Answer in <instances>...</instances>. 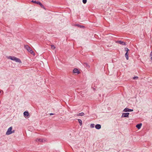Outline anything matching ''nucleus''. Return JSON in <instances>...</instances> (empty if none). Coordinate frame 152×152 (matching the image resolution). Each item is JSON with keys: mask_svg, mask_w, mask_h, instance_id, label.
<instances>
[{"mask_svg": "<svg viewBox=\"0 0 152 152\" xmlns=\"http://www.w3.org/2000/svg\"><path fill=\"white\" fill-rule=\"evenodd\" d=\"M8 58L16 62H19V63H21V61L18 58H17L14 56H9Z\"/></svg>", "mask_w": 152, "mask_h": 152, "instance_id": "1", "label": "nucleus"}, {"mask_svg": "<svg viewBox=\"0 0 152 152\" xmlns=\"http://www.w3.org/2000/svg\"><path fill=\"white\" fill-rule=\"evenodd\" d=\"M12 127H10L7 130V131L6 132V134L7 135H10L12 133H14L15 132V130H12Z\"/></svg>", "mask_w": 152, "mask_h": 152, "instance_id": "2", "label": "nucleus"}, {"mask_svg": "<svg viewBox=\"0 0 152 152\" xmlns=\"http://www.w3.org/2000/svg\"><path fill=\"white\" fill-rule=\"evenodd\" d=\"M24 47L28 52L32 54H33L34 52L33 50L28 46L27 45H25Z\"/></svg>", "mask_w": 152, "mask_h": 152, "instance_id": "3", "label": "nucleus"}, {"mask_svg": "<svg viewBox=\"0 0 152 152\" xmlns=\"http://www.w3.org/2000/svg\"><path fill=\"white\" fill-rule=\"evenodd\" d=\"M129 113H124L122 114L121 117H128Z\"/></svg>", "mask_w": 152, "mask_h": 152, "instance_id": "4", "label": "nucleus"}, {"mask_svg": "<svg viewBox=\"0 0 152 152\" xmlns=\"http://www.w3.org/2000/svg\"><path fill=\"white\" fill-rule=\"evenodd\" d=\"M132 111H133V110L129 109L126 108H125L123 110V111L124 112H131Z\"/></svg>", "mask_w": 152, "mask_h": 152, "instance_id": "5", "label": "nucleus"}, {"mask_svg": "<svg viewBox=\"0 0 152 152\" xmlns=\"http://www.w3.org/2000/svg\"><path fill=\"white\" fill-rule=\"evenodd\" d=\"M23 115L25 117H28L29 115V114L28 111H25L23 113Z\"/></svg>", "mask_w": 152, "mask_h": 152, "instance_id": "6", "label": "nucleus"}, {"mask_svg": "<svg viewBox=\"0 0 152 152\" xmlns=\"http://www.w3.org/2000/svg\"><path fill=\"white\" fill-rule=\"evenodd\" d=\"M73 72L74 73H77V74H78L80 73V72L76 68L74 69L73 70Z\"/></svg>", "mask_w": 152, "mask_h": 152, "instance_id": "7", "label": "nucleus"}, {"mask_svg": "<svg viewBox=\"0 0 152 152\" xmlns=\"http://www.w3.org/2000/svg\"><path fill=\"white\" fill-rule=\"evenodd\" d=\"M117 43H118L119 44H121L123 45H126V43L125 42L121 41H118L116 42Z\"/></svg>", "mask_w": 152, "mask_h": 152, "instance_id": "8", "label": "nucleus"}, {"mask_svg": "<svg viewBox=\"0 0 152 152\" xmlns=\"http://www.w3.org/2000/svg\"><path fill=\"white\" fill-rule=\"evenodd\" d=\"M95 128L97 129H100L101 128V126L99 124H97L95 126Z\"/></svg>", "mask_w": 152, "mask_h": 152, "instance_id": "9", "label": "nucleus"}, {"mask_svg": "<svg viewBox=\"0 0 152 152\" xmlns=\"http://www.w3.org/2000/svg\"><path fill=\"white\" fill-rule=\"evenodd\" d=\"M142 125V124L141 123H140V124H137L136 125V127L138 129H140Z\"/></svg>", "mask_w": 152, "mask_h": 152, "instance_id": "10", "label": "nucleus"}, {"mask_svg": "<svg viewBox=\"0 0 152 152\" xmlns=\"http://www.w3.org/2000/svg\"><path fill=\"white\" fill-rule=\"evenodd\" d=\"M45 141V140H44L43 139H37L36 140V141H38V142H43Z\"/></svg>", "mask_w": 152, "mask_h": 152, "instance_id": "11", "label": "nucleus"}, {"mask_svg": "<svg viewBox=\"0 0 152 152\" xmlns=\"http://www.w3.org/2000/svg\"><path fill=\"white\" fill-rule=\"evenodd\" d=\"M84 115V114L82 112L79 113L77 115V116H83Z\"/></svg>", "mask_w": 152, "mask_h": 152, "instance_id": "12", "label": "nucleus"}, {"mask_svg": "<svg viewBox=\"0 0 152 152\" xmlns=\"http://www.w3.org/2000/svg\"><path fill=\"white\" fill-rule=\"evenodd\" d=\"M38 3L40 5V6L42 8H43L45 10L46 9L45 8V7L40 2H39Z\"/></svg>", "mask_w": 152, "mask_h": 152, "instance_id": "13", "label": "nucleus"}, {"mask_svg": "<svg viewBox=\"0 0 152 152\" xmlns=\"http://www.w3.org/2000/svg\"><path fill=\"white\" fill-rule=\"evenodd\" d=\"M31 2H33L34 3H35L37 4H39L38 3L39 2H40L39 1H34V0H32L31 1Z\"/></svg>", "mask_w": 152, "mask_h": 152, "instance_id": "14", "label": "nucleus"}, {"mask_svg": "<svg viewBox=\"0 0 152 152\" xmlns=\"http://www.w3.org/2000/svg\"><path fill=\"white\" fill-rule=\"evenodd\" d=\"M75 26H78V27H80V28H84V26H80V25L79 24H76L75 25Z\"/></svg>", "mask_w": 152, "mask_h": 152, "instance_id": "15", "label": "nucleus"}, {"mask_svg": "<svg viewBox=\"0 0 152 152\" xmlns=\"http://www.w3.org/2000/svg\"><path fill=\"white\" fill-rule=\"evenodd\" d=\"M125 56L126 59L127 60H128V58H129V56H128V53H126L125 54Z\"/></svg>", "mask_w": 152, "mask_h": 152, "instance_id": "16", "label": "nucleus"}, {"mask_svg": "<svg viewBox=\"0 0 152 152\" xmlns=\"http://www.w3.org/2000/svg\"><path fill=\"white\" fill-rule=\"evenodd\" d=\"M78 121L79 123H80V126H81L82 124V120L80 119H78Z\"/></svg>", "mask_w": 152, "mask_h": 152, "instance_id": "17", "label": "nucleus"}, {"mask_svg": "<svg viewBox=\"0 0 152 152\" xmlns=\"http://www.w3.org/2000/svg\"><path fill=\"white\" fill-rule=\"evenodd\" d=\"M84 65L86 67H89V66L88 65V64L86 63H84Z\"/></svg>", "mask_w": 152, "mask_h": 152, "instance_id": "18", "label": "nucleus"}, {"mask_svg": "<svg viewBox=\"0 0 152 152\" xmlns=\"http://www.w3.org/2000/svg\"><path fill=\"white\" fill-rule=\"evenodd\" d=\"M51 48L52 49H54L56 48V47L53 45H51Z\"/></svg>", "mask_w": 152, "mask_h": 152, "instance_id": "19", "label": "nucleus"}, {"mask_svg": "<svg viewBox=\"0 0 152 152\" xmlns=\"http://www.w3.org/2000/svg\"><path fill=\"white\" fill-rule=\"evenodd\" d=\"M95 125L94 124H91L90 125V127L93 128L94 127Z\"/></svg>", "mask_w": 152, "mask_h": 152, "instance_id": "20", "label": "nucleus"}, {"mask_svg": "<svg viewBox=\"0 0 152 152\" xmlns=\"http://www.w3.org/2000/svg\"><path fill=\"white\" fill-rule=\"evenodd\" d=\"M125 51H126V53H128V51L129 50L127 48H125Z\"/></svg>", "mask_w": 152, "mask_h": 152, "instance_id": "21", "label": "nucleus"}, {"mask_svg": "<svg viewBox=\"0 0 152 152\" xmlns=\"http://www.w3.org/2000/svg\"><path fill=\"white\" fill-rule=\"evenodd\" d=\"M83 2L84 4H85L87 2V0H83Z\"/></svg>", "mask_w": 152, "mask_h": 152, "instance_id": "22", "label": "nucleus"}, {"mask_svg": "<svg viewBox=\"0 0 152 152\" xmlns=\"http://www.w3.org/2000/svg\"><path fill=\"white\" fill-rule=\"evenodd\" d=\"M138 78V77L137 76H134L133 77V78L134 79H137Z\"/></svg>", "mask_w": 152, "mask_h": 152, "instance_id": "23", "label": "nucleus"}, {"mask_svg": "<svg viewBox=\"0 0 152 152\" xmlns=\"http://www.w3.org/2000/svg\"><path fill=\"white\" fill-rule=\"evenodd\" d=\"M150 56H152V51L151 52L150 54Z\"/></svg>", "mask_w": 152, "mask_h": 152, "instance_id": "24", "label": "nucleus"}, {"mask_svg": "<svg viewBox=\"0 0 152 152\" xmlns=\"http://www.w3.org/2000/svg\"><path fill=\"white\" fill-rule=\"evenodd\" d=\"M53 114H53V113H50V115H53Z\"/></svg>", "mask_w": 152, "mask_h": 152, "instance_id": "25", "label": "nucleus"}, {"mask_svg": "<svg viewBox=\"0 0 152 152\" xmlns=\"http://www.w3.org/2000/svg\"><path fill=\"white\" fill-rule=\"evenodd\" d=\"M1 93V91H0V94Z\"/></svg>", "mask_w": 152, "mask_h": 152, "instance_id": "26", "label": "nucleus"}]
</instances>
